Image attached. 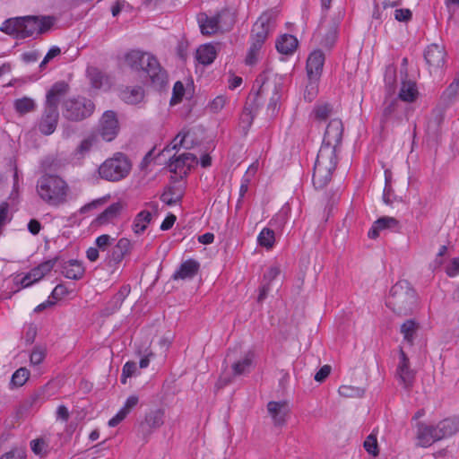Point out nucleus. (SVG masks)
<instances>
[{"label": "nucleus", "mask_w": 459, "mask_h": 459, "mask_svg": "<svg viewBox=\"0 0 459 459\" xmlns=\"http://www.w3.org/2000/svg\"><path fill=\"white\" fill-rule=\"evenodd\" d=\"M337 22H333V24L329 27L327 31L324 32V27H320L318 30V35L322 36L320 40V44L327 48H331L334 44L337 38Z\"/></svg>", "instance_id": "obj_32"}, {"label": "nucleus", "mask_w": 459, "mask_h": 459, "mask_svg": "<svg viewBox=\"0 0 459 459\" xmlns=\"http://www.w3.org/2000/svg\"><path fill=\"white\" fill-rule=\"evenodd\" d=\"M100 132L102 138L107 141H112L118 132V122L116 114L113 111H106L101 119Z\"/></svg>", "instance_id": "obj_12"}, {"label": "nucleus", "mask_w": 459, "mask_h": 459, "mask_svg": "<svg viewBox=\"0 0 459 459\" xmlns=\"http://www.w3.org/2000/svg\"><path fill=\"white\" fill-rule=\"evenodd\" d=\"M45 357L46 349L36 346L30 354V360L32 365H39L44 360Z\"/></svg>", "instance_id": "obj_49"}, {"label": "nucleus", "mask_w": 459, "mask_h": 459, "mask_svg": "<svg viewBox=\"0 0 459 459\" xmlns=\"http://www.w3.org/2000/svg\"><path fill=\"white\" fill-rule=\"evenodd\" d=\"M186 137V134L179 133L178 135L173 139V141L170 143L169 146L164 148L162 152H169V150H177L179 147L184 145L185 139Z\"/></svg>", "instance_id": "obj_56"}, {"label": "nucleus", "mask_w": 459, "mask_h": 459, "mask_svg": "<svg viewBox=\"0 0 459 459\" xmlns=\"http://www.w3.org/2000/svg\"><path fill=\"white\" fill-rule=\"evenodd\" d=\"M417 325L413 320H407L401 326V333L403 334L404 340L409 343H412L413 335L416 331Z\"/></svg>", "instance_id": "obj_45"}, {"label": "nucleus", "mask_w": 459, "mask_h": 459, "mask_svg": "<svg viewBox=\"0 0 459 459\" xmlns=\"http://www.w3.org/2000/svg\"><path fill=\"white\" fill-rule=\"evenodd\" d=\"M418 90L413 81H403L399 92L400 100L406 102H412L417 99Z\"/></svg>", "instance_id": "obj_31"}, {"label": "nucleus", "mask_w": 459, "mask_h": 459, "mask_svg": "<svg viewBox=\"0 0 459 459\" xmlns=\"http://www.w3.org/2000/svg\"><path fill=\"white\" fill-rule=\"evenodd\" d=\"M333 108L327 103L318 104L313 109L315 118L318 121H325L331 116Z\"/></svg>", "instance_id": "obj_43"}, {"label": "nucleus", "mask_w": 459, "mask_h": 459, "mask_svg": "<svg viewBox=\"0 0 459 459\" xmlns=\"http://www.w3.org/2000/svg\"><path fill=\"white\" fill-rule=\"evenodd\" d=\"M139 402V398L136 395H130L124 406L119 410V411L108 421L109 427H116L118 425L129 413L130 411L137 405Z\"/></svg>", "instance_id": "obj_23"}, {"label": "nucleus", "mask_w": 459, "mask_h": 459, "mask_svg": "<svg viewBox=\"0 0 459 459\" xmlns=\"http://www.w3.org/2000/svg\"><path fill=\"white\" fill-rule=\"evenodd\" d=\"M200 268V264L194 259H188L183 262L178 270H177L173 274L174 280H185V279H192L195 277Z\"/></svg>", "instance_id": "obj_21"}, {"label": "nucleus", "mask_w": 459, "mask_h": 459, "mask_svg": "<svg viewBox=\"0 0 459 459\" xmlns=\"http://www.w3.org/2000/svg\"><path fill=\"white\" fill-rule=\"evenodd\" d=\"M144 91L142 87L126 88L121 92V99L128 104H137L143 100Z\"/></svg>", "instance_id": "obj_33"}, {"label": "nucleus", "mask_w": 459, "mask_h": 459, "mask_svg": "<svg viewBox=\"0 0 459 459\" xmlns=\"http://www.w3.org/2000/svg\"><path fill=\"white\" fill-rule=\"evenodd\" d=\"M339 394L346 398H359L364 395L365 390L359 386L342 385L339 387Z\"/></svg>", "instance_id": "obj_38"}, {"label": "nucleus", "mask_w": 459, "mask_h": 459, "mask_svg": "<svg viewBox=\"0 0 459 459\" xmlns=\"http://www.w3.org/2000/svg\"><path fill=\"white\" fill-rule=\"evenodd\" d=\"M255 117L252 105L247 103L239 117L238 129L243 135H246Z\"/></svg>", "instance_id": "obj_28"}, {"label": "nucleus", "mask_w": 459, "mask_h": 459, "mask_svg": "<svg viewBox=\"0 0 459 459\" xmlns=\"http://www.w3.org/2000/svg\"><path fill=\"white\" fill-rule=\"evenodd\" d=\"M30 372L26 368H20L12 376L11 384L13 386H22L29 379Z\"/></svg>", "instance_id": "obj_41"}, {"label": "nucleus", "mask_w": 459, "mask_h": 459, "mask_svg": "<svg viewBox=\"0 0 459 459\" xmlns=\"http://www.w3.org/2000/svg\"><path fill=\"white\" fill-rule=\"evenodd\" d=\"M298 47V39L290 34L282 35L276 41V48L277 50L284 55H290L294 52V50Z\"/></svg>", "instance_id": "obj_27"}, {"label": "nucleus", "mask_w": 459, "mask_h": 459, "mask_svg": "<svg viewBox=\"0 0 459 459\" xmlns=\"http://www.w3.org/2000/svg\"><path fill=\"white\" fill-rule=\"evenodd\" d=\"M280 86L277 84H273V94L270 98L269 103L267 105V113L268 116L273 117H274L280 109Z\"/></svg>", "instance_id": "obj_35"}, {"label": "nucleus", "mask_w": 459, "mask_h": 459, "mask_svg": "<svg viewBox=\"0 0 459 459\" xmlns=\"http://www.w3.org/2000/svg\"><path fill=\"white\" fill-rule=\"evenodd\" d=\"M195 163H197L196 156L189 152H184L177 157L175 155L171 157L169 168L171 172L178 173V171H181L185 167L189 169Z\"/></svg>", "instance_id": "obj_20"}, {"label": "nucleus", "mask_w": 459, "mask_h": 459, "mask_svg": "<svg viewBox=\"0 0 459 459\" xmlns=\"http://www.w3.org/2000/svg\"><path fill=\"white\" fill-rule=\"evenodd\" d=\"M325 55L321 50L313 51L307 60V73L310 81H316L322 73Z\"/></svg>", "instance_id": "obj_14"}, {"label": "nucleus", "mask_w": 459, "mask_h": 459, "mask_svg": "<svg viewBox=\"0 0 459 459\" xmlns=\"http://www.w3.org/2000/svg\"><path fill=\"white\" fill-rule=\"evenodd\" d=\"M37 193L49 205L57 206L66 200L68 186L56 175L45 174L37 182Z\"/></svg>", "instance_id": "obj_4"}, {"label": "nucleus", "mask_w": 459, "mask_h": 459, "mask_svg": "<svg viewBox=\"0 0 459 459\" xmlns=\"http://www.w3.org/2000/svg\"><path fill=\"white\" fill-rule=\"evenodd\" d=\"M264 44V43L252 40L250 48L248 50V53H247V58H246V63L247 65H254L256 63V61L258 59L259 52Z\"/></svg>", "instance_id": "obj_44"}, {"label": "nucleus", "mask_w": 459, "mask_h": 459, "mask_svg": "<svg viewBox=\"0 0 459 459\" xmlns=\"http://www.w3.org/2000/svg\"><path fill=\"white\" fill-rule=\"evenodd\" d=\"M221 14L214 16H208L206 13H199L197 15V22L203 35H212L217 33L220 29V22Z\"/></svg>", "instance_id": "obj_18"}, {"label": "nucleus", "mask_w": 459, "mask_h": 459, "mask_svg": "<svg viewBox=\"0 0 459 459\" xmlns=\"http://www.w3.org/2000/svg\"><path fill=\"white\" fill-rule=\"evenodd\" d=\"M416 305V293L407 281H399L390 290L386 306L394 313L406 316Z\"/></svg>", "instance_id": "obj_5"}, {"label": "nucleus", "mask_w": 459, "mask_h": 459, "mask_svg": "<svg viewBox=\"0 0 459 459\" xmlns=\"http://www.w3.org/2000/svg\"><path fill=\"white\" fill-rule=\"evenodd\" d=\"M68 91L69 85L66 82H57L48 91L45 109L39 124V129L42 134L49 135L56 130L59 118L58 104Z\"/></svg>", "instance_id": "obj_1"}, {"label": "nucleus", "mask_w": 459, "mask_h": 459, "mask_svg": "<svg viewBox=\"0 0 459 459\" xmlns=\"http://www.w3.org/2000/svg\"><path fill=\"white\" fill-rule=\"evenodd\" d=\"M280 274V269L277 266H272L268 269V271L264 274V283H270Z\"/></svg>", "instance_id": "obj_62"}, {"label": "nucleus", "mask_w": 459, "mask_h": 459, "mask_svg": "<svg viewBox=\"0 0 459 459\" xmlns=\"http://www.w3.org/2000/svg\"><path fill=\"white\" fill-rule=\"evenodd\" d=\"M94 108V103L86 98L67 99L62 105L63 116L71 121H81L90 117Z\"/></svg>", "instance_id": "obj_7"}, {"label": "nucleus", "mask_w": 459, "mask_h": 459, "mask_svg": "<svg viewBox=\"0 0 459 459\" xmlns=\"http://www.w3.org/2000/svg\"><path fill=\"white\" fill-rule=\"evenodd\" d=\"M89 76L91 82V84L94 88L99 89L101 86L102 75L97 70H91L89 72Z\"/></svg>", "instance_id": "obj_63"}, {"label": "nucleus", "mask_w": 459, "mask_h": 459, "mask_svg": "<svg viewBox=\"0 0 459 459\" xmlns=\"http://www.w3.org/2000/svg\"><path fill=\"white\" fill-rule=\"evenodd\" d=\"M226 104V98L222 95L217 96L210 103V109L214 112H220Z\"/></svg>", "instance_id": "obj_58"}, {"label": "nucleus", "mask_w": 459, "mask_h": 459, "mask_svg": "<svg viewBox=\"0 0 459 459\" xmlns=\"http://www.w3.org/2000/svg\"><path fill=\"white\" fill-rule=\"evenodd\" d=\"M257 240L260 246L267 248L272 247L275 241L273 230L264 228L258 235Z\"/></svg>", "instance_id": "obj_40"}, {"label": "nucleus", "mask_w": 459, "mask_h": 459, "mask_svg": "<svg viewBox=\"0 0 459 459\" xmlns=\"http://www.w3.org/2000/svg\"><path fill=\"white\" fill-rule=\"evenodd\" d=\"M35 101L28 97H23L14 101V108L21 115L31 112L35 109Z\"/></svg>", "instance_id": "obj_37"}, {"label": "nucleus", "mask_w": 459, "mask_h": 459, "mask_svg": "<svg viewBox=\"0 0 459 459\" xmlns=\"http://www.w3.org/2000/svg\"><path fill=\"white\" fill-rule=\"evenodd\" d=\"M376 222L377 228L381 230L394 229L398 226V221L393 217H381Z\"/></svg>", "instance_id": "obj_50"}, {"label": "nucleus", "mask_w": 459, "mask_h": 459, "mask_svg": "<svg viewBox=\"0 0 459 459\" xmlns=\"http://www.w3.org/2000/svg\"><path fill=\"white\" fill-rule=\"evenodd\" d=\"M394 18L398 22H409L411 19V12L410 9H396Z\"/></svg>", "instance_id": "obj_60"}, {"label": "nucleus", "mask_w": 459, "mask_h": 459, "mask_svg": "<svg viewBox=\"0 0 459 459\" xmlns=\"http://www.w3.org/2000/svg\"><path fill=\"white\" fill-rule=\"evenodd\" d=\"M185 92L184 84L181 82H177L173 87V96L171 98V103H178L181 100Z\"/></svg>", "instance_id": "obj_57"}, {"label": "nucleus", "mask_w": 459, "mask_h": 459, "mask_svg": "<svg viewBox=\"0 0 459 459\" xmlns=\"http://www.w3.org/2000/svg\"><path fill=\"white\" fill-rule=\"evenodd\" d=\"M399 107V103L397 100H391L389 103L386 104V106L384 108L383 113H382V118L381 123L385 124L387 122L389 117L394 115Z\"/></svg>", "instance_id": "obj_47"}, {"label": "nucleus", "mask_w": 459, "mask_h": 459, "mask_svg": "<svg viewBox=\"0 0 459 459\" xmlns=\"http://www.w3.org/2000/svg\"><path fill=\"white\" fill-rule=\"evenodd\" d=\"M397 375L405 388H410L414 381L415 372L410 368V361L405 352L400 350V362L397 367Z\"/></svg>", "instance_id": "obj_15"}, {"label": "nucleus", "mask_w": 459, "mask_h": 459, "mask_svg": "<svg viewBox=\"0 0 459 459\" xmlns=\"http://www.w3.org/2000/svg\"><path fill=\"white\" fill-rule=\"evenodd\" d=\"M275 17L276 12L273 10L263 13L253 25L251 35L252 40L264 43Z\"/></svg>", "instance_id": "obj_9"}, {"label": "nucleus", "mask_w": 459, "mask_h": 459, "mask_svg": "<svg viewBox=\"0 0 459 459\" xmlns=\"http://www.w3.org/2000/svg\"><path fill=\"white\" fill-rule=\"evenodd\" d=\"M62 273L68 279L78 280L82 277L84 268L77 260H70L63 264Z\"/></svg>", "instance_id": "obj_26"}, {"label": "nucleus", "mask_w": 459, "mask_h": 459, "mask_svg": "<svg viewBox=\"0 0 459 459\" xmlns=\"http://www.w3.org/2000/svg\"><path fill=\"white\" fill-rule=\"evenodd\" d=\"M339 149L321 145L313 169V185L316 188H324L331 181L336 169Z\"/></svg>", "instance_id": "obj_3"}, {"label": "nucleus", "mask_w": 459, "mask_h": 459, "mask_svg": "<svg viewBox=\"0 0 459 459\" xmlns=\"http://www.w3.org/2000/svg\"><path fill=\"white\" fill-rule=\"evenodd\" d=\"M61 53V50L58 47H52L47 55L45 56L44 59L40 63L39 66L42 68L46 65L47 63H48L51 59L56 57Z\"/></svg>", "instance_id": "obj_64"}, {"label": "nucleus", "mask_w": 459, "mask_h": 459, "mask_svg": "<svg viewBox=\"0 0 459 459\" xmlns=\"http://www.w3.org/2000/svg\"><path fill=\"white\" fill-rule=\"evenodd\" d=\"M131 169L132 163L128 157L122 152H117L99 167L98 172L102 179L117 182L126 178Z\"/></svg>", "instance_id": "obj_6"}, {"label": "nucleus", "mask_w": 459, "mask_h": 459, "mask_svg": "<svg viewBox=\"0 0 459 459\" xmlns=\"http://www.w3.org/2000/svg\"><path fill=\"white\" fill-rule=\"evenodd\" d=\"M96 142L94 135L83 139L75 150V155L83 158L91 149Z\"/></svg>", "instance_id": "obj_42"}, {"label": "nucleus", "mask_w": 459, "mask_h": 459, "mask_svg": "<svg viewBox=\"0 0 459 459\" xmlns=\"http://www.w3.org/2000/svg\"><path fill=\"white\" fill-rule=\"evenodd\" d=\"M152 215L149 211L140 212L134 218L132 230L136 235L142 234L152 221Z\"/></svg>", "instance_id": "obj_29"}, {"label": "nucleus", "mask_w": 459, "mask_h": 459, "mask_svg": "<svg viewBox=\"0 0 459 459\" xmlns=\"http://www.w3.org/2000/svg\"><path fill=\"white\" fill-rule=\"evenodd\" d=\"M446 273L449 277H455L459 274V257L452 259L446 268Z\"/></svg>", "instance_id": "obj_59"}, {"label": "nucleus", "mask_w": 459, "mask_h": 459, "mask_svg": "<svg viewBox=\"0 0 459 459\" xmlns=\"http://www.w3.org/2000/svg\"><path fill=\"white\" fill-rule=\"evenodd\" d=\"M438 439L451 437L459 431V418H447L441 420L437 426Z\"/></svg>", "instance_id": "obj_22"}, {"label": "nucleus", "mask_w": 459, "mask_h": 459, "mask_svg": "<svg viewBox=\"0 0 459 459\" xmlns=\"http://www.w3.org/2000/svg\"><path fill=\"white\" fill-rule=\"evenodd\" d=\"M385 81L390 87L394 86L396 82V71L394 66H388L385 74Z\"/></svg>", "instance_id": "obj_61"}, {"label": "nucleus", "mask_w": 459, "mask_h": 459, "mask_svg": "<svg viewBox=\"0 0 459 459\" xmlns=\"http://www.w3.org/2000/svg\"><path fill=\"white\" fill-rule=\"evenodd\" d=\"M253 354L247 352L241 359L231 364L233 377H240L249 373L253 364Z\"/></svg>", "instance_id": "obj_25"}, {"label": "nucleus", "mask_w": 459, "mask_h": 459, "mask_svg": "<svg viewBox=\"0 0 459 459\" xmlns=\"http://www.w3.org/2000/svg\"><path fill=\"white\" fill-rule=\"evenodd\" d=\"M43 273L39 267L32 269L22 281L23 286L27 287L43 278Z\"/></svg>", "instance_id": "obj_48"}, {"label": "nucleus", "mask_w": 459, "mask_h": 459, "mask_svg": "<svg viewBox=\"0 0 459 459\" xmlns=\"http://www.w3.org/2000/svg\"><path fill=\"white\" fill-rule=\"evenodd\" d=\"M114 240L115 238H111L109 235L103 234L96 238L95 244L100 250L105 251L108 248V247H109L113 243Z\"/></svg>", "instance_id": "obj_53"}, {"label": "nucleus", "mask_w": 459, "mask_h": 459, "mask_svg": "<svg viewBox=\"0 0 459 459\" xmlns=\"http://www.w3.org/2000/svg\"><path fill=\"white\" fill-rule=\"evenodd\" d=\"M122 210L119 203H114L102 212L97 218L100 224H105L117 218Z\"/></svg>", "instance_id": "obj_34"}, {"label": "nucleus", "mask_w": 459, "mask_h": 459, "mask_svg": "<svg viewBox=\"0 0 459 459\" xmlns=\"http://www.w3.org/2000/svg\"><path fill=\"white\" fill-rule=\"evenodd\" d=\"M437 427L428 426L423 423L418 424L417 439L421 446H429L434 442L438 441Z\"/></svg>", "instance_id": "obj_19"}, {"label": "nucleus", "mask_w": 459, "mask_h": 459, "mask_svg": "<svg viewBox=\"0 0 459 459\" xmlns=\"http://www.w3.org/2000/svg\"><path fill=\"white\" fill-rule=\"evenodd\" d=\"M125 63L132 70L148 75L151 81L159 86L167 81L166 72L160 67L157 58L150 53L131 50L126 54Z\"/></svg>", "instance_id": "obj_2"}, {"label": "nucleus", "mask_w": 459, "mask_h": 459, "mask_svg": "<svg viewBox=\"0 0 459 459\" xmlns=\"http://www.w3.org/2000/svg\"><path fill=\"white\" fill-rule=\"evenodd\" d=\"M343 134V125L341 119H332L326 126L323 146H331L339 149Z\"/></svg>", "instance_id": "obj_10"}, {"label": "nucleus", "mask_w": 459, "mask_h": 459, "mask_svg": "<svg viewBox=\"0 0 459 459\" xmlns=\"http://www.w3.org/2000/svg\"><path fill=\"white\" fill-rule=\"evenodd\" d=\"M267 411L272 417L275 426H282L286 422V418L290 412L287 402H269Z\"/></svg>", "instance_id": "obj_16"}, {"label": "nucleus", "mask_w": 459, "mask_h": 459, "mask_svg": "<svg viewBox=\"0 0 459 459\" xmlns=\"http://www.w3.org/2000/svg\"><path fill=\"white\" fill-rule=\"evenodd\" d=\"M132 243L126 238H120L117 243L112 247L108 256V263L109 265H114L122 262L124 257L131 252Z\"/></svg>", "instance_id": "obj_17"}, {"label": "nucleus", "mask_w": 459, "mask_h": 459, "mask_svg": "<svg viewBox=\"0 0 459 459\" xmlns=\"http://www.w3.org/2000/svg\"><path fill=\"white\" fill-rule=\"evenodd\" d=\"M445 49L437 44L429 45L424 54L425 60L429 66L430 72L437 71L445 64Z\"/></svg>", "instance_id": "obj_13"}, {"label": "nucleus", "mask_w": 459, "mask_h": 459, "mask_svg": "<svg viewBox=\"0 0 459 459\" xmlns=\"http://www.w3.org/2000/svg\"><path fill=\"white\" fill-rule=\"evenodd\" d=\"M0 459H26V451L23 448L15 447L4 454Z\"/></svg>", "instance_id": "obj_54"}, {"label": "nucleus", "mask_w": 459, "mask_h": 459, "mask_svg": "<svg viewBox=\"0 0 459 459\" xmlns=\"http://www.w3.org/2000/svg\"><path fill=\"white\" fill-rule=\"evenodd\" d=\"M216 57L215 47L212 44L200 46L196 50V58L203 65H210Z\"/></svg>", "instance_id": "obj_30"}, {"label": "nucleus", "mask_w": 459, "mask_h": 459, "mask_svg": "<svg viewBox=\"0 0 459 459\" xmlns=\"http://www.w3.org/2000/svg\"><path fill=\"white\" fill-rule=\"evenodd\" d=\"M20 29L18 17L6 20L0 27L1 31L16 37H20Z\"/></svg>", "instance_id": "obj_39"}, {"label": "nucleus", "mask_w": 459, "mask_h": 459, "mask_svg": "<svg viewBox=\"0 0 459 459\" xmlns=\"http://www.w3.org/2000/svg\"><path fill=\"white\" fill-rule=\"evenodd\" d=\"M182 198V193L174 186L168 187L160 195V200L167 205L178 204Z\"/></svg>", "instance_id": "obj_36"}, {"label": "nucleus", "mask_w": 459, "mask_h": 459, "mask_svg": "<svg viewBox=\"0 0 459 459\" xmlns=\"http://www.w3.org/2000/svg\"><path fill=\"white\" fill-rule=\"evenodd\" d=\"M139 402V398L136 395H130L124 406L119 410V411L108 421L109 427H116L118 425L129 413L130 411L137 405Z\"/></svg>", "instance_id": "obj_24"}, {"label": "nucleus", "mask_w": 459, "mask_h": 459, "mask_svg": "<svg viewBox=\"0 0 459 459\" xmlns=\"http://www.w3.org/2000/svg\"><path fill=\"white\" fill-rule=\"evenodd\" d=\"M459 90V79H455L443 92V98L447 100L454 99Z\"/></svg>", "instance_id": "obj_52"}, {"label": "nucleus", "mask_w": 459, "mask_h": 459, "mask_svg": "<svg viewBox=\"0 0 459 459\" xmlns=\"http://www.w3.org/2000/svg\"><path fill=\"white\" fill-rule=\"evenodd\" d=\"M137 370V365L134 361L126 362L122 370L121 381L123 384L126 383V378L131 377Z\"/></svg>", "instance_id": "obj_51"}, {"label": "nucleus", "mask_w": 459, "mask_h": 459, "mask_svg": "<svg viewBox=\"0 0 459 459\" xmlns=\"http://www.w3.org/2000/svg\"><path fill=\"white\" fill-rule=\"evenodd\" d=\"M363 446L365 450L373 456H377L379 453L377 436L374 433H371L366 437Z\"/></svg>", "instance_id": "obj_46"}, {"label": "nucleus", "mask_w": 459, "mask_h": 459, "mask_svg": "<svg viewBox=\"0 0 459 459\" xmlns=\"http://www.w3.org/2000/svg\"><path fill=\"white\" fill-rule=\"evenodd\" d=\"M20 24V38H27L34 34H41L47 31L52 25L49 18L38 19L36 16L18 17Z\"/></svg>", "instance_id": "obj_8"}, {"label": "nucleus", "mask_w": 459, "mask_h": 459, "mask_svg": "<svg viewBox=\"0 0 459 459\" xmlns=\"http://www.w3.org/2000/svg\"><path fill=\"white\" fill-rule=\"evenodd\" d=\"M30 447L35 455H42L46 454L47 444L43 439L38 438L30 442Z\"/></svg>", "instance_id": "obj_55"}, {"label": "nucleus", "mask_w": 459, "mask_h": 459, "mask_svg": "<svg viewBox=\"0 0 459 459\" xmlns=\"http://www.w3.org/2000/svg\"><path fill=\"white\" fill-rule=\"evenodd\" d=\"M164 423V411L157 409L151 411L145 415L144 420L139 425V433L146 437L150 436L153 430L161 427Z\"/></svg>", "instance_id": "obj_11"}]
</instances>
